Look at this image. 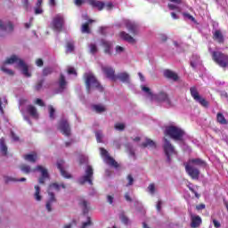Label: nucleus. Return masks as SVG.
<instances>
[{
	"mask_svg": "<svg viewBox=\"0 0 228 228\" xmlns=\"http://www.w3.org/2000/svg\"><path fill=\"white\" fill-rule=\"evenodd\" d=\"M82 33H90V25H88V23L82 25Z\"/></svg>",
	"mask_w": 228,
	"mask_h": 228,
	"instance_id": "obj_47",
	"label": "nucleus"
},
{
	"mask_svg": "<svg viewBox=\"0 0 228 228\" xmlns=\"http://www.w3.org/2000/svg\"><path fill=\"white\" fill-rule=\"evenodd\" d=\"M102 70L108 79H110V81H115L117 75H115V69L112 67L102 66Z\"/></svg>",
	"mask_w": 228,
	"mask_h": 228,
	"instance_id": "obj_14",
	"label": "nucleus"
},
{
	"mask_svg": "<svg viewBox=\"0 0 228 228\" xmlns=\"http://www.w3.org/2000/svg\"><path fill=\"white\" fill-rule=\"evenodd\" d=\"M68 74H73L75 76H77V72H76V69L74 68L68 69Z\"/></svg>",
	"mask_w": 228,
	"mask_h": 228,
	"instance_id": "obj_62",
	"label": "nucleus"
},
{
	"mask_svg": "<svg viewBox=\"0 0 228 228\" xmlns=\"http://www.w3.org/2000/svg\"><path fill=\"white\" fill-rule=\"evenodd\" d=\"M22 59H19L17 55H12L10 58H7V60L4 62V65H13V63H18L19 67V61Z\"/></svg>",
	"mask_w": 228,
	"mask_h": 228,
	"instance_id": "obj_28",
	"label": "nucleus"
},
{
	"mask_svg": "<svg viewBox=\"0 0 228 228\" xmlns=\"http://www.w3.org/2000/svg\"><path fill=\"white\" fill-rule=\"evenodd\" d=\"M20 69H22V74L26 76V77H31V73H29V68L27 66L26 62L23 60L19 61Z\"/></svg>",
	"mask_w": 228,
	"mask_h": 228,
	"instance_id": "obj_22",
	"label": "nucleus"
},
{
	"mask_svg": "<svg viewBox=\"0 0 228 228\" xmlns=\"http://www.w3.org/2000/svg\"><path fill=\"white\" fill-rule=\"evenodd\" d=\"M53 190H56L57 191H60V188H63L65 190L66 186L65 183L58 184L57 183H53L49 185L47 192L49 195V200L46 202V209L49 213L53 211L52 205L53 202H56V197L54 196V193L53 192Z\"/></svg>",
	"mask_w": 228,
	"mask_h": 228,
	"instance_id": "obj_5",
	"label": "nucleus"
},
{
	"mask_svg": "<svg viewBox=\"0 0 228 228\" xmlns=\"http://www.w3.org/2000/svg\"><path fill=\"white\" fill-rule=\"evenodd\" d=\"M114 128L117 130V131H124V129H126V125L123 124V123H116L114 125Z\"/></svg>",
	"mask_w": 228,
	"mask_h": 228,
	"instance_id": "obj_43",
	"label": "nucleus"
},
{
	"mask_svg": "<svg viewBox=\"0 0 228 228\" xmlns=\"http://www.w3.org/2000/svg\"><path fill=\"white\" fill-rule=\"evenodd\" d=\"M49 110V118H51V120H54L56 118V116H54V114L56 113V110L54 109V107H53V105H50L48 107Z\"/></svg>",
	"mask_w": 228,
	"mask_h": 228,
	"instance_id": "obj_37",
	"label": "nucleus"
},
{
	"mask_svg": "<svg viewBox=\"0 0 228 228\" xmlns=\"http://www.w3.org/2000/svg\"><path fill=\"white\" fill-rule=\"evenodd\" d=\"M11 136H12L13 142H19V136H17V134H15V133L13 131H11Z\"/></svg>",
	"mask_w": 228,
	"mask_h": 228,
	"instance_id": "obj_58",
	"label": "nucleus"
},
{
	"mask_svg": "<svg viewBox=\"0 0 228 228\" xmlns=\"http://www.w3.org/2000/svg\"><path fill=\"white\" fill-rule=\"evenodd\" d=\"M114 200H115V197L113 195H107V202L109 204H113Z\"/></svg>",
	"mask_w": 228,
	"mask_h": 228,
	"instance_id": "obj_55",
	"label": "nucleus"
},
{
	"mask_svg": "<svg viewBox=\"0 0 228 228\" xmlns=\"http://www.w3.org/2000/svg\"><path fill=\"white\" fill-rule=\"evenodd\" d=\"M213 40H215L218 44H224V42H225V39L224 37V34L222 33V30L216 29L213 33Z\"/></svg>",
	"mask_w": 228,
	"mask_h": 228,
	"instance_id": "obj_21",
	"label": "nucleus"
},
{
	"mask_svg": "<svg viewBox=\"0 0 228 228\" xmlns=\"http://www.w3.org/2000/svg\"><path fill=\"white\" fill-rule=\"evenodd\" d=\"M167 8L169 10H176V12H181V8L179 6H177L176 4H168Z\"/></svg>",
	"mask_w": 228,
	"mask_h": 228,
	"instance_id": "obj_48",
	"label": "nucleus"
},
{
	"mask_svg": "<svg viewBox=\"0 0 228 228\" xmlns=\"http://www.w3.org/2000/svg\"><path fill=\"white\" fill-rule=\"evenodd\" d=\"M0 69L2 72H4V74H7L8 76H13L15 74L13 70L7 69L5 66H2Z\"/></svg>",
	"mask_w": 228,
	"mask_h": 228,
	"instance_id": "obj_39",
	"label": "nucleus"
},
{
	"mask_svg": "<svg viewBox=\"0 0 228 228\" xmlns=\"http://www.w3.org/2000/svg\"><path fill=\"white\" fill-rule=\"evenodd\" d=\"M74 49V42L69 41L66 43V54H69V53H72Z\"/></svg>",
	"mask_w": 228,
	"mask_h": 228,
	"instance_id": "obj_35",
	"label": "nucleus"
},
{
	"mask_svg": "<svg viewBox=\"0 0 228 228\" xmlns=\"http://www.w3.org/2000/svg\"><path fill=\"white\" fill-rule=\"evenodd\" d=\"M86 90L87 94H91L92 90H98V92H104V87L101 85V82L97 79L95 75L92 72L84 74Z\"/></svg>",
	"mask_w": 228,
	"mask_h": 228,
	"instance_id": "obj_1",
	"label": "nucleus"
},
{
	"mask_svg": "<svg viewBox=\"0 0 228 228\" xmlns=\"http://www.w3.org/2000/svg\"><path fill=\"white\" fill-rule=\"evenodd\" d=\"M141 147H142V149H147V147L156 149V142L152 141V139L146 138V141L141 144Z\"/></svg>",
	"mask_w": 228,
	"mask_h": 228,
	"instance_id": "obj_27",
	"label": "nucleus"
},
{
	"mask_svg": "<svg viewBox=\"0 0 228 228\" xmlns=\"http://www.w3.org/2000/svg\"><path fill=\"white\" fill-rule=\"evenodd\" d=\"M23 8L28 12L29 10V0H23Z\"/></svg>",
	"mask_w": 228,
	"mask_h": 228,
	"instance_id": "obj_52",
	"label": "nucleus"
},
{
	"mask_svg": "<svg viewBox=\"0 0 228 228\" xmlns=\"http://www.w3.org/2000/svg\"><path fill=\"white\" fill-rule=\"evenodd\" d=\"M98 49H97V45L95 44H91L90 45V53L91 54H95V53H97Z\"/></svg>",
	"mask_w": 228,
	"mask_h": 228,
	"instance_id": "obj_50",
	"label": "nucleus"
},
{
	"mask_svg": "<svg viewBox=\"0 0 228 228\" xmlns=\"http://www.w3.org/2000/svg\"><path fill=\"white\" fill-rule=\"evenodd\" d=\"M216 121L221 126H227V124H228V121L225 119V116H224V114L222 112H218L216 114Z\"/></svg>",
	"mask_w": 228,
	"mask_h": 228,
	"instance_id": "obj_30",
	"label": "nucleus"
},
{
	"mask_svg": "<svg viewBox=\"0 0 228 228\" xmlns=\"http://www.w3.org/2000/svg\"><path fill=\"white\" fill-rule=\"evenodd\" d=\"M128 183L126 184V186H133V183H134V178H133V175H128L126 177Z\"/></svg>",
	"mask_w": 228,
	"mask_h": 228,
	"instance_id": "obj_51",
	"label": "nucleus"
},
{
	"mask_svg": "<svg viewBox=\"0 0 228 228\" xmlns=\"http://www.w3.org/2000/svg\"><path fill=\"white\" fill-rule=\"evenodd\" d=\"M102 45L104 47V53L111 56V47H113V43L106 40H102Z\"/></svg>",
	"mask_w": 228,
	"mask_h": 228,
	"instance_id": "obj_23",
	"label": "nucleus"
},
{
	"mask_svg": "<svg viewBox=\"0 0 228 228\" xmlns=\"http://www.w3.org/2000/svg\"><path fill=\"white\" fill-rule=\"evenodd\" d=\"M211 57L214 63L221 69H228V54L222 51H212Z\"/></svg>",
	"mask_w": 228,
	"mask_h": 228,
	"instance_id": "obj_4",
	"label": "nucleus"
},
{
	"mask_svg": "<svg viewBox=\"0 0 228 228\" xmlns=\"http://www.w3.org/2000/svg\"><path fill=\"white\" fill-rule=\"evenodd\" d=\"M63 24H65V20L61 14H57L52 21V28L54 31H61L63 29Z\"/></svg>",
	"mask_w": 228,
	"mask_h": 228,
	"instance_id": "obj_11",
	"label": "nucleus"
},
{
	"mask_svg": "<svg viewBox=\"0 0 228 228\" xmlns=\"http://www.w3.org/2000/svg\"><path fill=\"white\" fill-rule=\"evenodd\" d=\"M93 110L97 113H104V111H106V107H104V105L95 104L93 105Z\"/></svg>",
	"mask_w": 228,
	"mask_h": 228,
	"instance_id": "obj_33",
	"label": "nucleus"
},
{
	"mask_svg": "<svg viewBox=\"0 0 228 228\" xmlns=\"http://www.w3.org/2000/svg\"><path fill=\"white\" fill-rule=\"evenodd\" d=\"M161 206H163V201H161L160 200L158 201L157 203V210L158 211H161Z\"/></svg>",
	"mask_w": 228,
	"mask_h": 228,
	"instance_id": "obj_63",
	"label": "nucleus"
},
{
	"mask_svg": "<svg viewBox=\"0 0 228 228\" xmlns=\"http://www.w3.org/2000/svg\"><path fill=\"white\" fill-rule=\"evenodd\" d=\"M44 12V11L42 10V8H40V7H37L36 9H35V13H36V15H40V13H43Z\"/></svg>",
	"mask_w": 228,
	"mask_h": 228,
	"instance_id": "obj_64",
	"label": "nucleus"
},
{
	"mask_svg": "<svg viewBox=\"0 0 228 228\" xmlns=\"http://www.w3.org/2000/svg\"><path fill=\"white\" fill-rule=\"evenodd\" d=\"M121 81V83H131L129 74L127 72H120L116 75L115 81Z\"/></svg>",
	"mask_w": 228,
	"mask_h": 228,
	"instance_id": "obj_17",
	"label": "nucleus"
},
{
	"mask_svg": "<svg viewBox=\"0 0 228 228\" xmlns=\"http://www.w3.org/2000/svg\"><path fill=\"white\" fill-rule=\"evenodd\" d=\"M65 86H67V80H65V76L63 74H61L59 79V88L61 92H63V90H65Z\"/></svg>",
	"mask_w": 228,
	"mask_h": 228,
	"instance_id": "obj_31",
	"label": "nucleus"
},
{
	"mask_svg": "<svg viewBox=\"0 0 228 228\" xmlns=\"http://www.w3.org/2000/svg\"><path fill=\"white\" fill-rule=\"evenodd\" d=\"M163 149L164 152L167 158L168 163L172 161V156H177V151H175V148L173 146L172 142L167 139V137L163 138Z\"/></svg>",
	"mask_w": 228,
	"mask_h": 228,
	"instance_id": "obj_8",
	"label": "nucleus"
},
{
	"mask_svg": "<svg viewBox=\"0 0 228 228\" xmlns=\"http://www.w3.org/2000/svg\"><path fill=\"white\" fill-rule=\"evenodd\" d=\"M88 183L91 186L94 185V167L87 166L85 171V175L78 179V183L83 185Z\"/></svg>",
	"mask_w": 228,
	"mask_h": 228,
	"instance_id": "obj_9",
	"label": "nucleus"
},
{
	"mask_svg": "<svg viewBox=\"0 0 228 228\" xmlns=\"http://www.w3.org/2000/svg\"><path fill=\"white\" fill-rule=\"evenodd\" d=\"M191 96L192 99L200 104L203 108H209V102L206 100V98L202 97L200 94H199V90L197 89V86H191L190 88Z\"/></svg>",
	"mask_w": 228,
	"mask_h": 228,
	"instance_id": "obj_7",
	"label": "nucleus"
},
{
	"mask_svg": "<svg viewBox=\"0 0 228 228\" xmlns=\"http://www.w3.org/2000/svg\"><path fill=\"white\" fill-rule=\"evenodd\" d=\"M25 161H29V163H37V152L24 155Z\"/></svg>",
	"mask_w": 228,
	"mask_h": 228,
	"instance_id": "obj_29",
	"label": "nucleus"
},
{
	"mask_svg": "<svg viewBox=\"0 0 228 228\" xmlns=\"http://www.w3.org/2000/svg\"><path fill=\"white\" fill-rule=\"evenodd\" d=\"M63 165H65V161L59 160L57 162V168H59L62 177H65V179H70L72 177V175H70V174H69L67 171H65V169L63 168Z\"/></svg>",
	"mask_w": 228,
	"mask_h": 228,
	"instance_id": "obj_18",
	"label": "nucleus"
},
{
	"mask_svg": "<svg viewBox=\"0 0 228 228\" xmlns=\"http://www.w3.org/2000/svg\"><path fill=\"white\" fill-rule=\"evenodd\" d=\"M36 65H37V67H44V61H43L42 59H37V60L36 61Z\"/></svg>",
	"mask_w": 228,
	"mask_h": 228,
	"instance_id": "obj_59",
	"label": "nucleus"
},
{
	"mask_svg": "<svg viewBox=\"0 0 228 228\" xmlns=\"http://www.w3.org/2000/svg\"><path fill=\"white\" fill-rule=\"evenodd\" d=\"M155 101L158 102H166L168 106H172V101L170 100V97H168V94L163 91L155 95Z\"/></svg>",
	"mask_w": 228,
	"mask_h": 228,
	"instance_id": "obj_13",
	"label": "nucleus"
},
{
	"mask_svg": "<svg viewBox=\"0 0 228 228\" xmlns=\"http://www.w3.org/2000/svg\"><path fill=\"white\" fill-rule=\"evenodd\" d=\"M159 40H160V42H167V40H168V37H167V35L161 34L159 36Z\"/></svg>",
	"mask_w": 228,
	"mask_h": 228,
	"instance_id": "obj_60",
	"label": "nucleus"
},
{
	"mask_svg": "<svg viewBox=\"0 0 228 228\" xmlns=\"http://www.w3.org/2000/svg\"><path fill=\"white\" fill-rule=\"evenodd\" d=\"M119 37L122 38V40H125V42H127L128 44H136V39H134V37L126 31L120 32Z\"/></svg>",
	"mask_w": 228,
	"mask_h": 228,
	"instance_id": "obj_20",
	"label": "nucleus"
},
{
	"mask_svg": "<svg viewBox=\"0 0 228 228\" xmlns=\"http://www.w3.org/2000/svg\"><path fill=\"white\" fill-rule=\"evenodd\" d=\"M88 4L92 6L93 8H97L99 12H102L104 10V6H106V4L104 2H101L99 0H89Z\"/></svg>",
	"mask_w": 228,
	"mask_h": 228,
	"instance_id": "obj_19",
	"label": "nucleus"
},
{
	"mask_svg": "<svg viewBox=\"0 0 228 228\" xmlns=\"http://www.w3.org/2000/svg\"><path fill=\"white\" fill-rule=\"evenodd\" d=\"M164 76L167 79H172L173 81H177L179 79V76L177 74L170 69H166L164 71Z\"/></svg>",
	"mask_w": 228,
	"mask_h": 228,
	"instance_id": "obj_24",
	"label": "nucleus"
},
{
	"mask_svg": "<svg viewBox=\"0 0 228 228\" xmlns=\"http://www.w3.org/2000/svg\"><path fill=\"white\" fill-rule=\"evenodd\" d=\"M58 129L64 136H70V125L67 119H61L58 124Z\"/></svg>",
	"mask_w": 228,
	"mask_h": 228,
	"instance_id": "obj_12",
	"label": "nucleus"
},
{
	"mask_svg": "<svg viewBox=\"0 0 228 228\" xmlns=\"http://www.w3.org/2000/svg\"><path fill=\"white\" fill-rule=\"evenodd\" d=\"M90 225H92V218L87 217V221L82 224L81 228H87L90 227Z\"/></svg>",
	"mask_w": 228,
	"mask_h": 228,
	"instance_id": "obj_49",
	"label": "nucleus"
},
{
	"mask_svg": "<svg viewBox=\"0 0 228 228\" xmlns=\"http://www.w3.org/2000/svg\"><path fill=\"white\" fill-rule=\"evenodd\" d=\"M148 191L151 195H154V193H156V185L154 183H150Z\"/></svg>",
	"mask_w": 228,
	"mask_h": 228,
	"instance_id": "obj_45",
	"label": "nucleus"
},
{
	"mask_svg": "<svg viewBox=\"0 0 228 228\" xmlns=\"http://www.w3.org/2000/svg\"><path fill=\"white\" fill-rule=\"evenodd\" d=\"M27 111L30 117H33V118H38V111L37 110L36 106L28 105L27 107Z\"/></svg>",
	"mask_w": 228,
	"mask_h": 228,
	"instance_id": "obj_26",
	"label": "nucleus"
},
{
	"mask_svg": "<svg viewBox=\"0 0 228 228\" xmlns=\"http://www.w3.org/2000/svg\"><path fill=\"white\" fill-rule=\"evenodd\" d=\"M76 6H83L85 4V0H74Z\"/></svg>",
	"mask_w": 228,
	"mask_h": 228,
	"instance_id": "obj_56",
	"label": "nucleus"
},
{
	"mask_svg": "<svg viewBox=\"0 0 228 228\" xmlns=\"http://www.w3.org/2000/svg\"><path fill=\"white\" fill-rule=\"evenodd\" d=\"M0 29L1 31H4V33H12L13 31V24L9 22L8 24H3V21L0 20Z\"/></svg>",
	"mask_w": 228,
	"mask_h": 228,
	"instance_id": "obj_25",
	"label": "nucleus"
},
{
	"mask_svg": "<svg viewBox=\"0 0 228 228\" xmlns=\"http://www.w3.org/2000/svg\"><path fill=\"white\" fill-rule=\"evenodd\" d=\"M0 151L3 154V156H6V154H8V147L4 143V137H2L0 139Z\"/></svg>",
	"mask_w": 228,
	"mask_h": 228,
	"instance_id": "obj_32",
	"label": "nucleus"
},
{
	"mask_svg": "<svg viewBox=\"0 0 228 228\" xmlns=\"http://www.w3.org/2000/svg\"><path fill=\"white\" fill-rule=\"evenodd\" d=\"M35 193H34V199L37 200V202H40L42 200V195H40V186L35 185Z\"/></svg>",
	"mask_w": 228,
	"mask_h": 228,
	"instance_id": "obj_34",
	"label": "nucleus"
},
{
	"mask_svg": "<svg viewBox=\"0 0 228 228\" xmlns=\"http://www.w3.org/2000/svg\"><path fill=\"white\" fill-rule=\"evenodd\" d=\"M101 155L104 158V161L107 165H110V167H113L114 168H118L120 165L118 162L115 161V159H113L111 156H110V153L106 149L101 148Z\"/></svg>",
	"mask_w": 228,
	"mask_h": 228,
	"instance_id": "obj_10",
	"label": "nucleus"
},
{
	"mask_svg": "<svg viewBox=\"0 0 228 228\" xmlns=\"http://www.w3.org/2000/svg\"><path fill=\"white\" fill-rule=\"evenodd\" d=\"M20 170L23 172V174H31V172H40L41 176L38 179L39 184H45V181L49 179V171L47 168L44 167V166H37L34 169L31 168L28 164H21L20 166Z\"/></svg>",
	"mask_w": 228,
	"mask_h": 228,
	"instance_id": "obj_2",
	"label": "nucleus"
},
{
	"mask_svg": "<svg viewBox=\"0 0 228 228\" xmlns=\"http://www.w3.org/2000/svg\"><path fill=\"white\" fill-rule=\"evenodd\" d=\"M213 224H214V227H216V228L222 227V224L216 219H213Z\"/></svg>",
	"mask_w": 228,
	"mask_h": 228,
	"instance_id": "obj_61",
	"label": "nucleus"
},
{
	"mask_svg": "<svg viewBox=\"0 0 228 228\" xmlns=\"http://www.w3.org/2000/svg\"><path fill=\"white\" fill-rule=\"evenodd\" d=\"M189 164L185 166V170L187 174L191 177V179H199V176L200 175V171L199 168L195 167L193 165H196V167H206V161H204L201 159H191L189 160Z\"/></svg>",
	"mask_w": 228,
	"mask_h": 228,
	"instance_id": "obj_3",
	"label": "nucleus"
},
{
	"mask_svg": "<svg viewBox=\"0 0 228 228\" xmlns=\"http://www.w3.org/2000/svg\"><path fill=\"white\" fill-rule=\"evenodd\" d=\"M43 86H44V79H41L37 81V83L36 84L35 90H37V92H40Z\"/></svg>",
	"mask_w": 228,
	"mask_h": 228,
	"instance_id": "obj_44",
	"label": "nucleus"
},
{
	"mask_svg": "<svg viewBox=\"0 0 228 228\" xmlns=\"http://www.w3.org/2000/svg\"><path fill=\"white\" fill-rule=\"evenodd\" d=\"M192 58H194V61H191V67H192V69H197V64L199 63V60H200V57L193 56Z\"/></svg>",
	"mask_w": 228,
	"mask_h": 228,
	"instance_id": "obj_42",
	"label": "nucleus"
},
{
	"mask_svg": "<svg viewBox=\"0 0 228 228\" xmlns=\"http://www.w3.org/2000/svg\"><path fill=\"white\" fill-rule=\"evenodd\" d=\"M202 225V217L195 214H191V227L199 228Z\"/></svg>",
	"mask_w": 228,
	"mask_h": 228,
	"instance_id": "obj_15",
	"label": "nucleus"
},
{
	"mask_svg": "<svg viewBox=\"0 0 228 228\" xmlns=\"http://www.w3.org/2000/svg\"><path fill=\"white\" fill-rule=\"evenodd\" d=\"M166 136H170L172 140L181 142L184 138V130L176 126H169L165 130Z\"/></svg>",
	"mask_w": 228,
	"mask_h": 228,
	"instance_id": "obj_6",
	"label": "nucleus"
},
{
	"mask_svg": "<svg viewBox=\"0 0 228 228\" xmlns=\"http://www.w3.org/2000/svg\"><path fill=\"white\" fill-rule=\"evenodd\" d=\"M125 26L128 29L129 33L134 36L138 35V25L133 21H126Z\"/></svg>",
	"mask_w": 228,
	"mask_h": 228,
	"instance_id": "obj_16",
	"label": "nucleus"
},
{
	"mask_svg": "<svg viewBox=\"0 0 228 228\" xmlns=\"http://www.w3.org/2000/svg\"><path fill=\"white\" fill-rule=\"evenodd\" d=\"M79 206H81L83 208L84 215H86V213H88V201L84 200L79 202Z\"/></svg>",
	"mask_w": 228,
	"mask_h": 228,
	"instance_id": "obj_36",
	"label": "nucleus"
},
{
	"mask_svg": "<svg viewBox=\"0 0 228 228\" xmlns=\"http://www.w3.org/2000/svg\"><path fill=\"white\" fill-rule=\"evenodd\" d=\"M142 92H145L149 95H152V92H151V88H149V87H147L145 86H142Z\"/></svg>",
	"mask_w": 228,
	"mask_h": 228,
	"instance_id": "obj_53",
	"label": "nucleus"
},
{
	"mask_svg": "<svg viewBox=\"0 0 228 228\" xmlns=\"http://www.w3.org/2000/svg\"><path fill=\"white\" fill-rule=\"evenodd\" d=\"M182 15L184 17V19H188L189 20L195 22V18L191 14L188 12H183Z\"/></svg>",
	"mask_w": 228,
	"mask_h": 228,
	"instance_id": "obj_46",
	"label": "nucleus"
},
{
	"mask_svg": "<svg viewBox=\"0 0 228 228\" xmlns=\"http://www.w3.org/2000/svg\"><path fill=\"white\" fill-rule=\"evenodd\" d=\"M10 181H12L13 183H24L26 181V178L22 177L20 179H16L13 177H7L6 182L10 183Z\"/></svg>",
	"mask_w": 228,
	"mask_h": 228,
	"instance_id": "obj_41",
	"label": "nucleus"
},
{
	"mask_svg": "<svg viewBox=\"0 0 228 228\" xmlns=\"http://www.w3.org/2000/svg\"><path fill=\"white\" fill-rule=\"evenodd\" d=\"M119 218L121 220V222L123 224H125L126 225H127L129 224V218L126 217V214L124 212H122L119 216Z\"/></svg>",
	"mask_w": 228,
	"mask_h": 228,
	"instance_id": "obj_40",
	"label": "nucleus"
},
{
	"mask_svg": "<svg viewBox=\"0 0 228 228\" xmlns=\"http://www.w3.org/2000/svg\"><path fill=\"white\" fill-rule=\"evenodd\" d=\"M196 209H197V211H202V209H206V205L204 203L197 205Z\"/></svg>",
	"mask_w": 228,
	"mask_h": 228,
	"instance_id": "obj_57",
	"label": "nucleus"
},
{
	"mask_svg": "<svg viewBox=\"0 0 228 228\" xmlns=\"http://www.w3.org/2000/svg\"><path fill=\"white\" fill-rule=\"evenodd\" d=\"M35 104H37V106L41 107L45 106V103H44V101H42L40 98L36 99Z\"/></svg>",
	"mask_w": 228,
	"mask_h": 228,
	"instance_id": "obj_54",
	"label": "nucleus"
},
{
	"mask_svg": "<svg viewBox=\"0 0 228 228\" xmlns=\"http://www.w3.org/2000/svg\"><path fill=\"white\" fill-rule=\"evenodd\" d=\"M53 74V68L51 67H45L43 69V77H47V76H51Z\"/></svg>",
	"mask_w": 228,
	"mask_h": 228,
	"instance_id": "obj_38",
	"label": "nucleus"
}]
</instances>
